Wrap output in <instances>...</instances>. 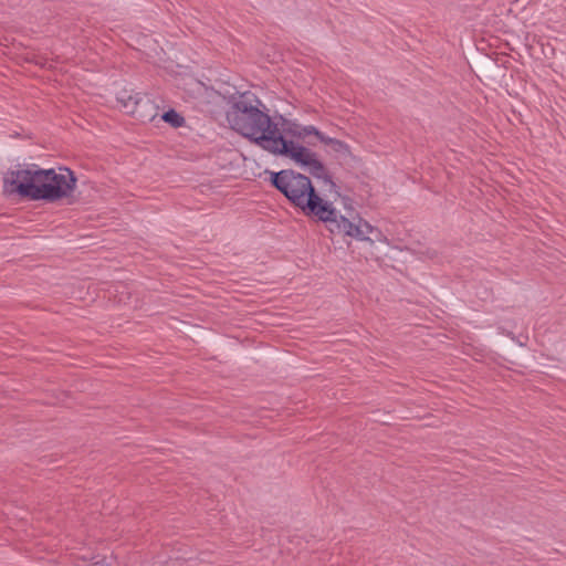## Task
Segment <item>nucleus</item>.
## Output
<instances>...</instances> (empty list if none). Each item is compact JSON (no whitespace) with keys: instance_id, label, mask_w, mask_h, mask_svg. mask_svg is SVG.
Listing matches in <instances>:
<instances>
[{"instance_id":"7ed1b4c3","label":"nucleus","mask_w":566,"mask_h":566,"mask_svg":"<svg viewBox=\"0 0 566 566\" xmlns=\"http://www.w3.org/2000/svg\"><path fill=\"white\" fill-rule=\"evenodd\" d=\"M48 169L36 165L19 166L6 174L3 189L7 193H18L32 200L48 201L46 192Z\"/></svg>"},{"instance_id":"f257e3e1","label":"nucleus","mask_w":566,"mask_h":566,"mask_svg":"<svg viewBox=\"0 0 566 566\" xmlns=\"http://www.w3.org/2000/svg\"><path fill=\"white\" fill-rule=\"evenodd\" d=\"M256 104L262 105L260 101L244 96L233 103L227 114L230 127L261 149L274 156L286 157L316 177L324 176L325 167L317 155L281 132L277 123ZM283 119L281 117L282 122Z\"/></svg>"},{"instance_id":"20e7f679","label":"nucleus","mask_w":566,"mask_h":566,"mask_svg":"<svg viewBox=\"0 0 566 566\" xmlns=\"http://www.w3.org/2000/svg\"><path fill=\"white\" fill-rule=\"evenodd\" d=\"M283 132L287 137H291V139L304 140L306 137L314 136L326 145L331 151L339 156H348L350 154L349 146L346 143L325 135L313 125H301L295 120L283 119Z\"/></svg>"},{"instance_id":"39448f33","label":"nucleus","mask_w":566,"mask_h":566,"mask_svg":"<svg viewBox=\"0 0 566 566\" xmlns=\"http://www.w3.org/2000/svg\"><path fill=\"white\" fill-rule=\"evenodd\" d=\"M45 184L48 201L52 202L70 197L76 187V178L69 168H50L48 169Z\"/></svg>"},{"instance_id":"423d86ee","label":"nucleus","mask_w":566,"mask_h":566,"mask_svg":"<svg viewBox=\"0 0 566 566\" xmlns=\"http://www.w3.org/2000/svg\"><path fill=\"white\" fill-rule=\"evenodd\" d=\"M161 118L170 124L172 127H181L185 123V119L184 117L177 113L175 109H169L167 111L163 116Z\"/></svg>"},{"instance_id":"f03ea898","label":"nucleus","mask_w":566,"mask_h":566,"mask_svg":"<svg viewBox=\"0 0 566 566\" xmlns=\"http://www.w3.org/2000/svg\"><path fill=\"white\" fill-rule=\"evenodd\" d=\"M273 185L306 216H313L324 222L331 233L344 234L357 241L388 243L387 237L367 220L356 217L353 220L339 214L332 202L316 192L304 175L293 170L273 174Z\"/></svg>"},{"instance_id":"0eeeda50","label":"nucleus","mask_w":566,"mask_h":566,"mask_svg":"<svg viewBox=\"0 0 566 566\" xmlns=\"http://www.w3.org/2000/svg\"><path fill=\"white\" fill-rule=\"evenodd\" d=\"M150 41V39L148 36H145L144 38V42L142 43L144 46L147 45V43Z\"/></svg>"}]
</instances>
